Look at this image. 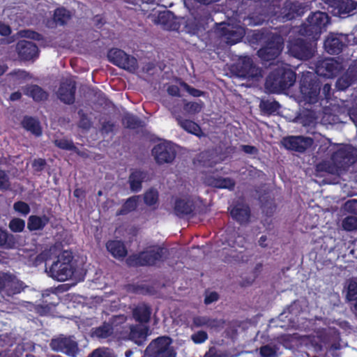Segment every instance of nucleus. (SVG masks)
I'll return each instance as SVG.
<instances>
[{
	"label": "nucleus",
	"mask_w": 357,
	"mask_h": 357,
	"mask_svg": "<svg viewBox=\"0 0 357 357\" xmlns=\"http://www.w3.org/2000/svg\"><path fill=\"white\" fill-rule=\"evenodd\" d=\"M77 87L75 80L72 77L63 78L59 89H75Z\"/></svg>",
	"instance_id": "nucleus-58"
},
{
	"label": "nucleus",
	"mask_w": 357,
	"mask_h": 357,
	"mask_svg": "<svg viewBox=\"0 0 357 357\" xmlns=\"http://www.w3.org/2000/svg\"><path fill=\"white\" fill-rule=\"evenodd\" d=\"M331 160L340 170H347L357 160V149L350 144H342L332 154Z\"/></svg>",
	"instance_id": "nucleus-6"
},
{
	"label": "nucleus",
	"mask_w": 357,
	"mask_h": 357,
	"mask_svg": "<svg viewBox=\"0 0 357 357\" xmlns=\"http://www.w3.org/2000/svg\"><path fill=\"white\" fill-rule=\"evenodd\" d=\"M11 189L9 176L5 170L0 169V190L6 192Z\"/></svg>",
	"instance_id": "nucleus-49"
},
{
	"label": "nucleus",
	"mask_w": 357,
	"mask_h": 357,
	"mask_svg": "<svg viewBox=\"0 0 357 357\" xmlns=\"http://www.w3.org/2000/svg\"><path fill=\"white\" fill-rule=\"evenodd\" d=\"M24 94L33 98L36 102H40L47 99L49 94L47 91H24Z\"/></svg>",
	"instance_id": "nucleus-50"
},
{
	"label": "nucleus",
	"mask_w": 357,
	"mask_h": 357,
	"mask_svg": "<svg viewBox=\"0 0 357 357\" xmlns=\"http://www.w3.org/2000/svg\"><path fill=\"white\" fill-rule=\"evenodd\" d=\"M89 357H114V356L107 349L98 348L93 351Z\"/></svg>",
	"instance_id": "nucleus-63"
},
{
	"label": "nucleus",
	"mask_w": 357,
	"mask_h": 357,
	"mask_svg": "<svg viewBox=\"0 0 357 357\" xmlns=\"http://www.w3.org/2000/svg\"><path fill=\"white\" fill-rule=\"evenodd\" d=\"M354 81V77L351 76L349 72H347L345 75L337 79L336 82L337 89H347L351 85Z\"/></svg>",
	"instance_id": "nucleus-48"
},
{
	"label": "nucleus",
	"mask_w": 357,
	"mask_h": 357,
	"mask_svg": "<svg viewBox=\"0 0 357 357\" xmlns=\"http://www.w3.org/2000/svg\"><path fill=\"white\" fill-rule=\"evenodd\" d=\"M8 281L5 290L7 296H12L20 294L24 289V283L17 280L15 275L10 274V278Z\"/></svg>",
	"instance_id": "nucleus-32"
},
{
	"label": "nucleus",
	"mask_w": 357,
	"mask_h": 357,
	"mask_svg": "<svg viewBox=\"0 0 357 357\" xmlns=\"http://www.w3.org/2000/svg\"><path fill=\"white\" fill-rule=\"evenodd\" d=\"M231 72L237 77L248 78V82L252 80V83H243L245 87H255L254 82L262 77L261 70L257 67L251 58L241 57L237 62L231 66Z\"/></svg>",
	"instance_id": "nucleus-3"
},
{
	"label": "nucleus",
	"mask_w": 357,
	"mask_h": 357,
	"mask_svg": "<svg viewBox=\"0 0 357 357\" xmlns=\"http://www.w3.org/2000/svg\"><path fill=\"white\" fill-rule=\"evenodd\" d=\"M54 145L62 150L73 151L77 152L78 149L75 146L73 140L67 138L57 139L54 141Z\"/></svg>",
	"instance_id": "nucleus-42"
},
{
	"label": "nucleus",
	"mask_w": 357,
	"mask_h": 357,
	"mask_svg": "<svg viewBox=\"0 0 357 357\" xmlns=\"http://www.w3.org/2000/svg\"><path fill=\"white\" fill-rule=\"evenodd\" d=\"M123 125L129 129H137L142 126V121L136 116L126 114L122 119Z\"/></svg>",
	"instance_id": "nucleus-40"
},
{
	"label": "nucleus",
	"mask_w": 357,
	"mask_h": 357,
	"mask_svg": "<svg viewBox=\"0 0 357 357\" xmlns=\"http://www.w3.org/2000/svg\"><path fill=\"white\" fill-rule=\"evenodd\" d=\"M106 248L116 259L123 258L127 255V250L124 243L118 240H110L106 243Z\"/></svg>",
	"instance_id": "nucleus-26"
},
{
	"label": "nucleus",
	"mask_w": 357,
	"mask_h": 357,
	"mask_svg": "<svg viewBox=\"0 0 357 357\" xmlns=\"http://www.w3.org/2000/svg\"><path fill=\"white\" fill-rule=\"evenodd\" d=\"M352 35L330 34L324 42L325 50L331 54H339L342 47L351 42Z\"/></svg>",
	"instance_id": "nucleus-15"
},
{
	"label": "nucleus",
	"mask_w": 357,
	"mask_h": 357,
	"mask_svg": "<svg viewBox=\"0 0 357 357\" xmlns=\"http://www.w3.org/2000/svg\"><path fill=\"white\" fill-rule=\"evenodd\" d=\"M204 357H227L226 355L221 351L218 350L215 347H211L206 351Z\"/></svg>",
	"instance_id": "nucleus-64"
},
{
	"label": "nucleus",
	"mask_w": 357,
	"mask_h": 357,
	"mask_svg": "<svg viewBox=\"0 0 357 357\" xmlns=\"http://www.w3.org/2000/svg\"><path fill=\"white\" fill-rule=\"evenodd\" d=\"M322 82L312 73L303 75L301 79V89H321Z\"/></svg>",
	"instance_id": "nucleus-29"
},
{
	"label": "nucleus",
	"mask_w": 357,
	"mask_h": 357,
	"mask_svg": "<svg viewBox=\"0 0 357 357\" xmlns=\"http://www.w3.org/2000/svg\"><path fill=\"white\" fill-rule=\"evenodd\" d=\"M152 309L145 303H138L132 310L134 319L140 324H147L151 319Z\"/></svg>",
	"instance_id": "nucleus-22"
},
{
	"label": "nucleus",
	"mask_w": 357,
	"mask_h": 357,
	"mask_svg": "<svg viewBox=\"0 0 357 357\" xmlns=\"http://www.w3.org/2000/svg\"><path fill=\"white\" fill-rule=\"evenodd\" d=\"M222 40L233 45L239 42L245 35V30L240 26L227 25L221 29Z\"/></svg>",
	"instance_id": "nucleus-19"
},
{
	"label": "nucleus",
	"mask_w": 357,
	"mask_h": 357,
	"mask_svg": "<svg viewBox=\"0 0 357 357\" xmlns=\"http://www.w3.org/2000/svg\"><path fill=\"white\" fill-rule=\"evenodd\" d=\"M284 39L278 33H271L268 38V41L264 47L258 52V56L265 61H269L277 58L283 49Z\"/></svg>",
	"instance_id": "nucleus-10"
},
{
	"label": "nucleus",
	"mask_w": 357,
	"mask_h": 357,
	"mask_svg": "<svg viewBox=\"0 0 357 357\" xmlns=\"http://www.w3.org/2000/svg\"><path fill=\"white\" fill-rule=\"evenodd\" d=\"M285 10H294L296 16L301 15L305 13V7L299 2L286 1L284 3Z\"/></svg>",
	"instance_id": "nucleus-51"
},
{
	"label": "nucleus",
	"mask_w": 357,
	"mask_h": 357,
	"mask_svg": "<svg viewBox=\"0 0 357 357\" xmlns=\"http://www.w3.org/2000/svg\"><path fill=\"white\" fill-rule=\"evenodd\" d=\"M70 13L63 8H57L54 11V21L60 25L66 24L70 19Z\"/></svg>",
	"instance_id": "nucleus-39"
},
{
	"label": "nucleus",
	"mask_w": 357,
	"mask_h": 357,
	"mask_svg": "<svg viewBox=\"0 0 357 357\" xmlns=\"http://www.w3.org/2000/svg\"><path fill=\"white\" fill-rule=\"evenodd\" d=\"M77 114L79 116L78 126L82 129L89 130L92 125L91 119L88 117L87 114L83 109H79L77 112Z\"/></svg>",
	"instance_id": "nucleus-52"
},
{
	"label": "nucleus",
	"mask_w": 357,
	"mask_h": 357,
	"mask_svg": "<svg viewBox=\"0 0 357 357\" xmlns=\"http://www.w3.org/2000/svg\"><path fill=\"white\" fill-rule=\"evenodd\" d=\"M314 140L310 137L288 136L282 139V144L285 149L298 153H304L311 147Z\"/></svg>",
	"instance_id": "nucleus-13"
},
{
	"label": "nucleus",
	"mask_w": 357,
	"mask_h": 357,
	"mask_svg": "<svg viewBox=\"0 0 357 357\" xmlns=\"http://www.w3.org/2000/svg\"><path fill=\"white\" fill-rule=\"evenodd\" d=\"M50 218L46 215H31L27 220V228L30 231L43 230L50 222Z\"/></svg>",
	"instance_id": "nucleus-25"
},
{
	"label": "nucleus",
	"mask_w": 357,
	"mask_h": 357,
	"mask_svg": "<svg viewBox=\"0 0 357 357\" xmlns=\"http://www.w3.org/2000/svg\"><path fill=\"white\" fill-rule=\"evenodd\" d=\"M52 298L53 301L45 299L43 300L42 303L36 306V311L38 314L45 316L52 313L53 309L59 304V298L56 294H52Z\"/></svg>",
	"instance_id": "nucleus-28"
},
{
	"label": "nucleus",
	"mask_w": 357,
	"mask_h": 357,
	"mask_svg": "<svg viewBox=\"0 0 357 357\" xmlns=\"http://www.w3.org/2000/svg\"><path fill=\"white\" fill-rule=\"evenodd\" d=\"M333 8L335 15L347 14L356 9L357 2L353 0H321Z\"/></svg>",
	"instance_id": "nucleus-20"
},
{
	"label": "nucleus",
	"mask_w": 357,
	"mask_h": 357,
	"mask_svg": "<svg viewBox=\"0 0 357 357\" xmlns=\"http://www.w3.org/2000/svg\"><path fill=\"white\" fill-rule=\"evenodd\" d=\"M259 202L263 212L267 216H271L276 208L274 199L271 198L268 194L265 193L259 197Z\"/></svg>",
	"instance_id": "nucleus-34"
},
{
	"label": "nucleus",
	"mask_w": 357,
	"mask_h": 357,
	"mask_svg": "<svg viewBox=\"0 0 357 357\" xmlns=\"http://www.w3.org/2000/svg\"><path fill=\"white\" fill-rule=\"evenodd\" d=\"M159 72H161V69L158 68L155 63L150 61L143 63L141 68V73L146 78L154 77Z\"/></svg>",
	"instance_id": "nucleus-41"
},
{
	"label": "nucleus",
	"mask_w": 357,
	"mask_h": 357,
	"mask_svg": "<svg viewBox=\"0 0 357 357\" xmlns=\"http://www.w3.org/2000/svg\"><path fill=\"white\" fill-rule=\"evenodd\" d=\"M139 202V196L133 195L130 197L123 203L121 208L116 211V215H125L135 211Z\"/></svg>",
	"instance_id": "nucleus-31"
},
{
	"label": "nucleus",
	"mask_w": 357,
	"mask_h": 357,
	"mask_svg": "<svg viewBox=\"0 0 357 357\" xmlns=\"http://www.w3.org/2000/svg\"><path fill=\"white\" fill-rule=\"evenodd\" d=\"M73 258L71 251L61 252L49 268L50 277L59 282H64L71 278L76 271Z\"/></svg>",
	"instance_id": "nucleus-2"
},
{
	"label": "nucleus",
	"mask_w": 357,
	"mask_h": 357,
	"mask_svg": "<svg viewBox=\"0 0 357 357\" xmlns=\"http://www.w3.org/2000/svg\"><path fill=\"white\" fill-rule=\"evenodd\" d=\"M13 209L17 213L24 216L27 215L31 211L29 205L23 201H17L15 202L13 204Z\"/></svg>",
	"instance_id": "nucleus-54"
},
{
	"label": "nucleus",
	"mask_w": 357,
	"mask_h": 357,
	"mask_svg": "<svg viewBox=\"0 0 357 357\" xmlns=\"http://www.w3.org/2000/svg\"><path fill=\"white\" fill-rule=\"evenodd\" d=\"M16 243V238L13 234H9L0 228V246H4L7 248H13Z\"/></svg>",
	"instance_id": "nucleus-37"
},
{
	"label": "nucleus",
	"mask_w": 357,
	"mask_h": 357,
	"mask_svg": "<svg viewBox=\"0 0 357 357\" xmlns=\"http://www.w3.org/2000/svg\"><path fill=\"white\" fill-rule=\"evenodd\" d=\"M169 95L168 99L164 100L165 106L168 107L172 112H175L177 108L181 107V100L175 99L176 97H181V91H167Z\"/></svg>",
	"instance_id": "nucleus-36"
},
{
	"label": "nucleus",
	"mask_w": 357,
	"mask_h": 357,
	"mask_svg": "<svg viewBox=\"0 0 357 357\" xmlns=\"http://www.w3.org/2000/svg\"><path fill=\"white\" fill-rule=\"evenodd\" d=\"M307 25L304 29L302 34H305L312 36L313 38L317 39L322 29L330 22L329 17L326 13L324 12H315L307 19Z\"/></svg>",
	"instance_id": "nucleus-11"
},
{
	"label": "nucleus",
	"mask_w": 357,
	"mask_h": 357,
	"mask_svg": "<svg viewBox=\"0 0 357 357\" xmlns=\"http://www.w3.org/2000/svg\"><path fill=\"white\" fill-rule=\"evenodd\" d=\"M51 348L56 351L62 352L69 356L74 357L77 353V343L70 337H61L52 340Z\"/></svg>",
	"instance_id": "nucleus-16"
},
{
	"label": "nucleus",
	"mask_w": 357,
	"mask_h": 357,
	"mask_svg": "<svg viewBox=\"0 0 357 357\" xmlns=\"http://www.w3.org/2000/svg\"><path fill=\"white\" fill-rule=\"evenodd\" d=\"M107 56L112 63L130 73H134L138 68L137 59L122 50L112 48L108 51Z\"/></svg>",
	"instance_id": "nucleus-7"
},
{
	"label": "nucleus",
	"mask_w": 357,
	"mask_h": 357,
	"mask_svg": "<svg viewBox=\"0 0 357 357\" xmlns=\"http://www.w3.org/2000/svg\"><path fill=\"white\" fill-rule=\"evenodd\" d=\"M225 324V320L222 319H213L208 317L206 328L211 329H218L223 328Z\"/></svg>",
	"instance_id": "nucleus-60"
},
{
	"label": "nucleus",
	"mask_w": 357,
	"mask_h": 357,
	"mask_svg": "<svg viewBox=\"0 0 357 357\" xmlns=\"http://www.w3.org/2000/svg\"><path fill=\"white\" fill-rule=\"evenodd\" d=\"M167 89H179L181 87H183L185 89H194L193 88H190L185 83L181 82L177 78H173L172 82L167 83Z\"/></svg>",
	"instance_id": "nucleus-59"
},
{
	"label": "nucleus",
	"mask_w": 357,
	"mask_h": 357,
	"mask_svg": "<svg viewBox=\"0 0 357 357\" xmlns=\"http://www.w3.org/2000/svg\"><path fill=\"white\" fill-rule=\"evenodd\" d=\"M172 339L167 335H162L153 340L145 350L149 357H176V351L172 344Z\"/></svg>",
	"instance_id": "nucleus-5"
},
{
	"label": "nucleus",
	"mask_w": 357,
	"mask_h": 357,
	"mask_svg": "<svg viewBox=\"0 0 357 357\" xmlns=\"http://www.w3.org/2000/svg\"><path fill=\"white\" fill-rule=\"evenodd\" d=\"M148 328L143 326H132L129 333V338L137 345L143 344L146 340Z\"/></svg>",
	"instance_id": "nucleus-27"
},
{
	"label": "nucleus",
	"mask_w": 357,
	"mask_h": 357,
	"mask_svg": "<svg viewBox=\"0 0 357 357\" xmlns=\"http://www.w3.org/2000/svg\"><path fill=\"white\" fill-rule=\"evenodd\" d=\"M191 339L195 344H202L208 339V334L206 331H199L192 334Z\"/></svg>",
	"instance_id": "nucleus-61"
},
{
	"label": "nucleus",
	"mask_w": 357,
	"mask_h": 357,
	"mask_svg": "<svg viewBox=\"0 0 357 357\" xmlns=\"http://www.w3.org/2000/svg\"><path fill=\"white\" fill-rule=\"evenodd\" d=\"M113 333L114 327L112 324L104 321L100 326L92 328L91 337L98 339H105L110 337Z\"/></svg>",
	"instance_id": "nucleus-30"
},
{
	"label": "nucleus",
	"mask_w": 357,
	"mask_h": 357,
	"mask_svg": "<svg viewBox=\"0 0 357 357\" xmlns=\"http://www.w3.org/2000/svg\"><path fill=\"white\" fill-rule=\"evenodd\" d=\"M151 154L158 165L172 163L175 160L177 151L174 144L170 141L164 140L155 144Z\"/></svg>",
	"instance_id": "nucleus-8"
},
{
	"label": "nucleus",
	"mask_w": 357,
	"mask_h": 357,
	"mask_svg": "<svg viewBox=\"0 0 357 357\" xmlns=\"http://www.w3.org/2000/svg\"><path fill=\"white\" fill-rule=\"evenodd\" d=\"M347 299L349 301H357V282L356 281H351L349 284L347 293Z\"/></svg>",
	"instance_id": "nucleus-56"
},
{
	"label": "nucleus",
	"mask_w": 357,
	"mask_h": 357,
	"mask_svg": "<svg viewBox=\"0 0 357 357\" xmlns=\"http://www.w3.org/2000/svg\"><path fill=\"white\" fill-rule=\"evenodd\" d=\"M169 250L159 245H151L137 254L130 255L126 262L130 266H154L167 259Z\"/></svg>",
	"instance_id": "nucleus-1"
},
{
	"label": "nucleus",
	"mask_w": 357,
	"mask_h": 357,
	"mask_svg": "<svg viewBox=\"0 0 357 357\" xmlns=\"http://www.w3.org/2000/svg\"><path fill=\"white\" fill-rule=\"evenodd\" d=\"M115 123L112 121H105L101 123L100 132L102 135H108L114 131Z\"/></svg>",
	"instance_id": "nucleus-62"
},
{
	"label": "nucleus",
	"mask_w": 357,
	"mask_h": 357,
	"mask_svg": "<svg viewBox=\"0 0 357 357\" xmlns=\"http://www.w3.org/2000/svg\"><path fill=\"white\" fill-rule=\"evenodd\" d=\"M289 51L293 56L301 60L311 59L314 53L312 45L301 38L296 39L291 43Z\"/></svg>",
	"instance_id": "nucleus-14"
},
{
	"label": "nucleus",
	"mask_w": 357,
	"mask_h": 357,
	"mask_svg": "<svg viewBox=\"0 0 357 357\" xmlns=\"http://www.w3.org/2000/svg\"><path fill=\"white\" fill-rule=\"evenodd\" d=\"M259 107L263 112L270 115L276 112L280 109V105L276 100H261Z\"/></svg>",
	"instance_id": "nucleus-38"
},
{
	"label": "nucleus",
	"mask_w": 357,
	"mask_h": 357,
	"mask_svg": "<svg viewBox=\"0 0 357 357\" xmlns=\"http://www.w3.org/2000/svg\"><path fill=\"white\" fill-rule=\"evenodd\" d=\"M158 192L154 188H150L144 194V202L146 205L151 206L158 202Z\"/></svg>",
	"instance_id": "nucleus-43"
},
{
	"label": "nucleus",
	"mask_w": 357,
	"mask_h": 357,
	"mask_svg": "<svg viewBox=\"0 0 357 357\" xmlns=\"http://www.w3.org/2000/svg\"><path fill=\"white\" fill-rule=\"evenodd\" d=\"M235 181L231 178L221 176L212 177L209 180V185L213 188L220 189L233 190L235 187Z\"/></svg>",
	"instance_id": "nucleus-33"
},
{
	"label": "nucleus",
	"mask_w": 357,
	"mask_h": 357,
	"mask_svg": "<svg viewBox=\"0 0 357 357\" xmlns=\"http://www.w3.org/2000/svg\"><path fill=\"white\" fill-rule=\"evenodd\" d=\"M146 172L139 169H132L128 177V183L132 192H138L142 188V183L146 177Z\"/></svg>",
	"instance_id": "nucleus-24"
},
{
	"label": "nucleus",
	"mask_w": 357,
	"mask_h": 357,
	"mask_svg": "<svg viewBox=\"0 0 357 357\" xmlns=\"http://www.w3.org/2000/svg\"><path fill=\"white\" fill-rule=\"evenodd\" d=\"M16 52L21 59L28 61L38 56V48L34 43L23 40L17 43Z\"/></svg>",
	"instance_id": "nucleus-18"
},
{
	"label": "nucleus",
	"mask_w": 357,
	"mask_h": 357,
	"mask_svg": "<svg viewBox=\"0 0 357 357\" xmlns=\"http://www.w3.org/2000/svg\"><path fill=\"white\" fill-rule=\"evenodd\" d=\"M278 349L275 345L266 344L259 348V354L261 357H277Z\"/></svg>",
	"instance_id": "nucleus-46"
},
{
	"label": "nucleus",
	"mask_w": 357,
	"mask_h": 357,
	"mask_svg": "<svg viewBox=\"0 0 357 357\" xmlns=\"http://www.w3.org/2000/svg\"><path fill=\"white\" fill-rule=\"evenodd\" d=\"M20 125L26 131L29 132L36 137L43 135V128L39 119L36 117L25 115L23 116Z\"/></svg>",
	"instance_id": "nucleus-21"
},
{
	"label": "nucleus",
	"mask_w": 357,
	"mask_h": 357,
	"mask_svg": "<svg viewBox=\"0 0 357 357\" xmlns=\"http://www.w3.org/2000/svg\"><path fill=\"white\" fill-rule=\"evenodd\" d=\"M342 69V64L333 58L319 60L316 64L317 75L324 77L335 76Z\"/></svg>",
	"instance_id": "nucleus-12"
},
{
	"label": "nucleus",
	"mask_w": 357,
	"mask_h": 357,
	"mask_svg": "<svg viewBox=\"0 0 357 357\" xmlns=\"http://www.w3.org/2000/svg\"><path fill=\"white\" fill-rule=\"evenodd\" d=\"M8 227L13 232L20 233L24 229L25 221L19 218H14L10 220Z\"/></svg>",
	"instance_id": "nucleus-47"
},
{
	"label": "nucleus",
	"mask_w": 357,
	"mask_h": 357,
	"mask_svg": "<svg viewBox=\"0 0 357 357\" xmlns=\"http://www.w3.org/2000/svg\"><path fill=\"white\" fill-rule=\"evenodd\" d=\"M268 94H284L293 98L298 104L303 107L307 108L317 103L320 99L321 91H264Z\"/></svg>",
	"instance_id": "nucleus-9"
},
{
	"label": "nucleus",
	"mask_w": 357,
	"mask_h": 357,
	"mask_svg": "<svg viewBox=\"0 0 357 357\" xmlns=\"http://www.w3.org/2000/svg\"><path fill=\"white\" fill-rule=\"evenodd\" d=\"M228 209L232 219L240 225H245L250 222L251 211L248 204L237 203Z\"/></svg>",
	"instance_id": "nucleus-17"
},
{
	"label": "nucleus",
	"mask_w": 357,
	"mask_h": 357,
	"mask_svg": "<svg viewBox=\"0 0 357 357\" xmlns=\"http://www.w3.org/2000/svg\"><path fill=\"white\" fill-rule=\"evenodd\" d=\"M202 103L195 102H188L185 103L184 109L192 114H197L201 112L202 109Z\"/></svg>",
	"instance_id": "nucleus-57"
},
{
	"label": "nucleus",
	"mask_w": 357,
	"mask_h": 357,
	"mask_svg": "<svg viewBox=\"0 0 357 357\" xmlns=\"http://www.w3.org/2000/svg\"><path fill=\"white\" fill-rule=\"evenodd\" d=\"M195 208V204L192 200L178 198L175 201L174 210L178 217L192 215Z\"/></svg>",
	"instance_id": "nucleus-23"
},
{
	"label": "nucleus",
	"mask_w": 357,
	"mask_h": 357,
	"mask_svg": "<svg viewBox=\"0 0 357 357\" xmlns=\"http://www.w3.org/2000/svg\"><path fill=\"white\" fill-rule=\"evenodd\" d=\"M176 120L178 125L188 132L193 134L196 136L201 135L202 132V129L199 125L195 121L189 119H183L181 117H177Z\"/></svg>",
	"instance_id": "nucleus-35"
},
{
	"label": "nucleus",
	"mask_w": 357,
	"mask_h": 357,
	"mask_svg": "<svg viewBox=\"0 0 357 357\" xmlns=\"http://www.w3.org/2000/svg\"><path fill=\"white\" fill-rule=\"evenodd\" d=\"M172 14L169 12L160 13L158 17V22L162 24L165 29H176V25L172 24L169 21L172 18Z\"/></svg>",
	"instance_id": "nucleus-44"
},
{
	"label": "nucleus",
	"mask_w": 357,
	"mask_h": 357,
	"mask_svg": "<svg viewBox=\"0 0 357 357\" xmlns=\"http://www.w3.org/2000/svg\"><path fill=\"white\" fill-rule=\"evenodd\" d=\"M296 79V73L289 68H278L271 72L266 79V89H289Z\"/></svg>",
	"instance_id": "nucleus-4"
},
{
	"label": "nucleus",
	"mask_w": 357,
	"mask_h": 357,
	"mask_svg": "<svg viewBox=\"0 0 357 357\" xmlns=\"http://www.w3.org/2000/svg\"><path fill=\"white\" fill-rule=\"evenodd\" d=\"M76 91H57V96L60 100L66 104L74 103Z\"/></svg>",
	"instance_id": "nucleus-45"
},
{
	"label": "nucleus",
	"mask_w": 357,
	"mask_h": 357,
	"mask_svg": "<svg viewBox=\"0 0 357 357\" xmlns=\"http://www.w3.org/2000/svg\"><path fill=\"white\" fill-rule=\"evenodd\" d=\"M342 227L346 231H354L357 229V218L347 216L342 221Z\"/></svg>",
	"instance_id": "nucleus-55"
},
{
	"label": "nucleus",
	"mask_w": 357,
	"mask_h": 357,
	"mask_svg": "<svg viewBox=\"0 0 357 357\" xmlns=\"http://www.w3.org/2000/svg\"><path fill=\"white\" fill-rule=\"evenodd\" d=\"M317 170L318 172H326L329 174H335L340 171L333 163L332 165L328 162L319 163L317 165Z\"/></svg>",
	"instance_id": "nucleus-53"
}]
</instances>
